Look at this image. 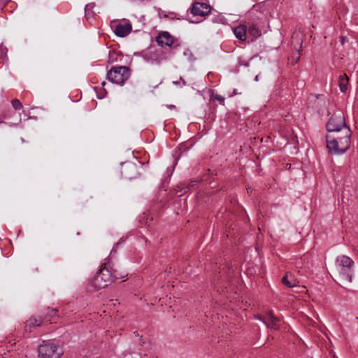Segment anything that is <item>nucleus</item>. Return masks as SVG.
I'll list each match as a JSON object with an SVG mask.
<instances>
[{"mask_svg":"<svg viewBox=\"0 0 358 358\" xmlns=\"http://www.w3.org/2000/svg\"><path fill=\"white\" fill-rule=\"evenodd\" d=\"M210 99L217 100L222 105H224V98L220 94L212 95Z\"/></svg>","mask_w":358,"mask_h":358,"instance_id":"nucleus-24","label":"nucleus"},{"mask_svg":"<svg viewBox=\"0 0 358 358\" xmlns=\"http://www.w3.org/2000/svg\"><path fill=\"white\" fill-rule=\"evenodd\" d=\"M238 66H249V62L245 60L242 57L238 58Z\"/></svg>","mask_w":358,"mask_h":358,"instance_id":"nucleus-26","label":"nucleus"},{"mask_svg":"<svg viewBox=\"0 0 358 358\" xmlns=\"http://www.w3.org/2000/svg\"><path fill=\"white\" fill-rule=\"evenodd\" d=\"M302 43L303 40L301 34L298 31L294 32L292 36L291 46L298 55L296 59V62H297L299 60L300 52L302 51Z\"/></svg>","mask_w":358,"mask_h":358,"instance_id":"nucleus-11","label":"nucleus"},{"mask_svg":"<svg viewBox=\"0 0 358 358\" xmlns=\"http://www.w3.org/2000/svg\"><path fill=\"white\" fill-rule=\"evenodd\" d=\"M105 85H106V82L103 81L101 83L102 87H104ZM94 90L96 91L97 97L99 99H103L107 94L106 90L103 87L99 89V91H100L99 92L97 91V87H94Z\"/></svg>","mask_w":358,"mask_h":358,"instance_id":"nucleus-22","label":"nucleus"},{"mask_svg":"<svg viewBox=\"0 0 358 358\" xmlns=\"http://www.w3.org/2000/svg\"><path fill=\"white\" fill-rule=\"evenodd\" d=\"M333 134H327L326 141L327 148L332 155H340L345 152L350 146L351 131L345 127L338 131H329Z\"/></svg>","mask_w":358,"mask_h":358,"instance_id":"nucleus-1","label":"nucleus"},{"mask_svg":"<svg viewBox=\"0 0 358 358\" xmlns=\"http://www.w3.org/2000/svg\"><path fill=\"white\" fill-rule=\"evenodd\" d=\"M255 80H257V81L258 80V76H256Z\"/></svg>","mask_w":358,"mask_h":358,"instance_id":"nucleus-35","label":"nucleus"},{"mask_svg":"<svg viewBox=\"0 0 358 358\" xmlns=\"http://www.w3.org/2000/svg\"><path fill=\"white\" fill-rule=\"evenodd\" d=\"M262 321L268 328L277 329L280 321V318L275 316L272 311L265 313L263 315L257 317Z\"/></svg>","mask_w":358,"mask_h":358,"instance_id":"nucleus-9","label":"nucleus"},{"mask_svg":"<svg viewBox=\"0 0 358 358\" xmlns=\"http://www.w3.org/2000/svg\"><path fill=\"white\" fill-rule=\"evenodd\" d=\"M131 70L125 66H116L111 68L107 73V78L109 81L120 85H124L129 78Z\"/></svg>","mask_w":358,"mask_h":358,"instance_id":"nucleus-4","label":"nucleus"},{"mask_svg":"<svg viewBox=\"0 0 358 358\" xmlns=\"http://www.w3.org/2000/svg\"><path fill=\"white\" fill-rule=\"evenodd\" d=\"M283 285L287 287L293 288L298 286L299 281L296 280L292 273H287L282 279Z\"/></svg>","mask_w":358,"mask_h":358,"instance_id":"nucleus-15","label":"nucleus"},{"mask_svg":"<svg viewBox=\"0 0 358 358\" xmlns=\"http://www.w3.org/2000/svg\"><path fill=\"white\" fill-rule=\"evenodd\" d=\"M156 42L161 47H169L172 50L180 46L179 41L167 31H162L156 38Z\"/></svg>","mask_w":358,"mask_h":358,"instance_id":"nucleus-8","label":"nucleus"},{"mask_svg":"<svg viewBox=\"0 0 358 358\" xmlns=\"http://www.w3.org/2000/svg\"><path fill=\"white\" fill-rule=\"evenodd\" d=\"M187 189L185 188V183H180L176 186L175 189V194L178 196H181L184 193L187 192Z\"/></svg>","mask_w":358,"mask_h":358,"instance_id":"nucleus-21","label":"nucleus"},{"mask_svg":"<svg viewBox=\"0 0 358 358\" xmlns=\"http://www.w3.org/2000/svg\"><path fill=\"white\" fill-rule=\"evenodd\" d=\"M309 101L310 103L313 102V106H312V107L315 110H317V112L321 110L322 105L325 103L324 97L322 94L312 95L309 98Z\"/></svg>","mask_w":358,"mask_h":358,"instance_id":"nucleus-14","label":"nucleus"},{"mask_svg":"<svg viewBox=\"0 0 358 358\" xmlns=\"http://www.w3.org/2000/svg\"><path fill=\"white\" fill-rule=\"evenodd\" d=\"M6 55V49L3 46H0V58H3Z\"/></svg>","mask_w":358,"mask_h":358,"instance_id":"nucleus-28","label":"nucleus"},{"mask_svg":"<svg viewBox=\"0 0 358 358\" xmlns=\"http://www.w3.org/2000/svg\"><path fill=\"white\" fill-rule=\"evenodd\" d=\"M345 127L348 126L345 123L344 114L341 110L334 112L326 124V128L328 131L339 132V130Z\"/></svg>","mask_w":358,"mask_h":358,"instance_id":"nucleus-6","label":"nucleus"},{"mask_svg":"<svg viewBox=\"0 0 358 358\" xmlns=\"http://www.w3.org/2000/svg\"><path fill=\"white\" fill-rule=\"evenodd\" d=\"M348 78L346 74H343L339 76V87L342 92H345L348 90Z\"/></svg>","mask_w":358,"mask_h":358,"instance_id":"nucleus-18","label":"nucleus"},{"mask_svg":"<svg viewBox=\"0 0 358 358\" xmlns=\"http://www.w3.org/2000/svg\"><path fill=\"white\" fill-rule=\"evenodd\" d=\"M354 261L346 255L338 256L336 259V266L338 271V280L343 284L352 281Z\"/></svg>","mask_w":358,"mask_h":358,"instance_id":"nucleus-2","label":"nucleus"},{"mask_svg":"<svg viewBox=\"0 0 358 358\" xmlns=\"http://www.w3.org/2000/svg\"><path fill=\"white\" fill-rule=\"evenodd\" d=\"M180 80H179V81H173V83L174 85H179V84H180Z\"/></svg>","mask_w":358,"mask_h":358,"instance_id":"nucleus-33","label":"nucleus"},{"mask_svg":"<svg viewBox=\"0 0 358 358\" xmlns=\"http://www.w3.org/2000/svg\"><path fill=\"white\" fill-rule=\"evenodd\" d=\"M46 313L43 316V320H47L50 322L54 320L55 317H58L57 313L59 310L57 308H52L50 307H48L46 308Z\"/></svg>","mask_w":358,"mask_h":358,"instance_id":"nucleus-17","label":"nucleus"},{"mask_svg":"<svg viewBox=\"0 0 358 358\" xmlns=\"http://www.w3.org/2000/svg\"><path fill=\"white\" fill-rule=\"evenodd\" d=\"M139 167H141L140 162H138V164L130 162L122 163L120 169L122 177L129 180L137 178L140 174Z\"/></svg>","mask_w":358,"mask_h":358,"instance_id":"nucleus-7","label":"nucleus"},{"mask_svg":"<svg viewBox=\"0 0 358 358\" xmlns=\"http://www.w3.org/2000/svg\"><path fill=\"white\" fill-rule=\"evenodd\" d=\"M167 107L169 108H175V106L174 105H168Z\"/></svg>","mask_w":358,"mask_h":358,"instance_id":"nucleus-32","label":"nucleus"},{"mask_svg":"<svg viewBox=\"0 0 358 358\" xmlns=\"http://www.w3.org/2000/svg\"><path fill=\"white\" fill-rule=\"evenodd\" d=\"M180 81L182 83L183 85H186L187 83L182 77L180 78Z\"/></svg>","mask_w":358,"mask_h":358,"instance_id":"nucleus-30","label":"nucleus"},{"mask_svg":"<svg viewBox=\"0 0 358 358\" xmlns=\"http://www.w3.org/2000/svg\"><path fill=\"white\" fill-rule=\"evenodd\" d=\"M92 8V5H91V4H87V5H86V6H85V10L90 9V8Z\"/></svg>","mask_w":358,"mask_h":358,"instance_id":"nucleus-31","label":"nucleus"},{"mask_svg":"<svg viewBox=\"0 0 358 358\" xmlns=\"http://www.w3.org/2000/svg\"><path fill=\"white\" fill-rule=\"evenodd\" d=\"M11 103L13 108L16 110H20L23 107L21 101L17 99H13Z\"/></svg>","mask_w":358,"mask_h":358,"instance_id":"nucleus-23","label":"nucleus"},{"mask_svg":"<svg viewBox=\"0 0 358 358\" xmlns=\"http://www.w3.org/2000/svg\"><path fill=\"white\" fill-rule=\"evenodd\" d=\"M234 34L241 41L246 40L247 27L245 24H240L234 29Z\"/></svg>","mask_w":358,"mask_h":358,"instance_id":"nucleus-16","label":"nucleus"},{"mask_svg":"<svg viewBox=\"0 0 358 358\" xmlns=\"http://www.w3.org/2000/svg\"><path fill=\"white\" fill-rule=\"evenodd\" d=\"M197 182L198 181L196 180H192L187 185L185 184V188L189 190L191 187L195 186Z\"/></svg>","mask_w":358,"mask_h":358,"instance_id":"nucleus-27","label":"nucleus"},{"mask_svg":"<svg viewBox=\"0 0 358 358\" xmlns=\"http://www.w3.org/2000/svg\"><path fill=\"white\" fill-rule=\"evenodd\" d=\"M38 352L39 358H59L63 354L62 348L52 341H43Z\"/></svg>","mask_w":358,"mask_h":358,"instance_id":"nucleus-5","label":"nucleus"},{"mask_svg":"<svg viewBox=\"0 0 358 358\" xmlns=\"http://www.w3.org/2000/svg\"><path fill=\"white\" fill-rule=\"evenodd\" d=\"M43 320V316L31 317L25 323L24 330L31 332L33 328L41 326Z\"/></svg>","mask_w":358,"mask_h":358,"instance_id":"nucleus-13","label":"nucleus"},{"mask_svg":"<svg viewBox=\"0 0 358 358\" xmlns=\"http://www.w3.org/2000/svg\"><path fill=\"white\" fill-rule=\"evenodd\" d=\"M248 33L250 35L255 38H257L261 35V32L255 24H251L248 29Z\"/></svg>","mask_w":358,"mask_h":358,"instance_id":"nucleus-20","label":"nucleus"},{"mask_svg":"<svg viewBox=\"0 0 358 358\" xmlns=\"http://www.w3.org/2000/svg\"><path fill=\"white\" fill-rule=\"evenodd\" d=\"M132 26L130 22L117 24L114 27V33L118 37H125L131 32Z\"/></svg>","mask_w":358,"mask_h":358,"instance_id":"nucleus-12","label":"nucleus"},{"mask_svg":"<svg viewBox=\"0 0 358 358\" xmlns=\"http://www.w3.org/2000/svg\"><path fill=\"white\" fill-rule=\"evenodd\" d=\"M211 7L205 3L194 2L191 8V13L194 16L205 17L210 12Z\"/></svg>","mask_w":358,"mask_h":358,"instance_id":"nucleus-10","label":"nucleus"},{"mask_svg":"<svg viewBox=\"0 0 358 358\" xmlns=\"http://www.w3.org/2000/svg\"><path fill=\"white\" fill-rule=\"evenodd\" d=\"M109 59L108 62L113 63L117 59V54L113 51H109L108 52Z\"/></svg>","mask_w":358,"mask_h":358,"instance_id":"nucleus-25","label":"nucleus"},{"mask_svg":"<svg viewBox=\"0 0 358 358\" xmlns=\"http://www.w3.org/2000/svg\"><path fill=\"white\" fill-rule=\"evenodd\" d=\"M111 270H112L113 282L115 279H121V278H124L126 275H127V273H126L125 272L118 271L116 268H113L112 266H111Z\"/></svg>","mask_w":358,"mask_h":358,"instance_id":"nucleus-19","label":"nucleus"},{"mask_svg":"<svg viewBox=\"0 0 358 358\" xmlns=\"http://www.w3.org/2000/svg\"><path fill=\"white\" fill-rule=\"evenodd\" d=\"M233 94L235 95V94H238V92H237V90H234V92H233Z\"/></svg>","mask_w":358,"mask_h":358,"instance_id":"nucleus-34","label":"nucleus"},{"mask_svg":"<svg viewBox=\"0 0 358 358\" xmlns=\"http://www.w3.org/2000/svg\"><path fill=\"white\" fill-rule=\"evenodd\" d=\"M113 282L111 266L109 263L101 266L99 271L94 277L92 285L97 289H101L106 287Z\"/></svg>","mask_w":358,"mask_h":358,"instance_id":"nucleus-3","label":"nucleus"},{"mask_svg":"<svg viewBox=\"0 0 358 358\" xmlns=\"http://www.w3.org/2000/svg\"><path fill=\"white\" fill-rule=\"evenodd\" d=\"M345 40H346V37H345V36H341V43L342 44H344V43H345Z\"/></svg>","mask_w":358,"mask_h":358,"instance_id":"nucleus-29","label":"nucleus"}]
</instances>
